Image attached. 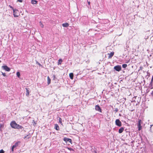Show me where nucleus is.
I'll list each match as a JSON object with an SVG mask.
<instances>
[{"instance_id": "1", "label": "nucleus", "mask_w": 153, "mask_h": 153, "mask_svg": "<svg viewBox=\"0 0 153 153\" xmlns=\"http://www.w3.org/2000/svg\"><path fill=\"white\" fill-rule=\"evenodd\" d=\"M10 125L11 127L13 128L19 129H22L23 128V127L22 126H20L17 124L15 121H12L10 123Z\"/></svg>"}, {"instance_id": "2", "label": "nucleus", "mask_w": 153, "mask_h": 153, "mask_svg": "<svg viewBox=\"0 0 153 153\" xmlns=\"http://www.w3.org/2000/svg\"><path fill=\"white\" fill-rule=\"evenodd\" d=\"M13 16L15 17H18L20 15L18 10L16 9H13Z\"/></svg>"}, {"instance_id": "3", "label": "nucleus", "mask_w": 153, "mask_h": 153, "mask_svg": "<svg viewBox=\"0 0 153 153\" xmlns=\"http://www.w3.org/2000/svg\"><path fill=\"white\" fill-rule=\"evenodd\" d=\"M142 123V122L141 120L139 119L138 121V123L137 124V126L138 128V130L140 131L142 129V127L141 124Z\"/></svg>"}, {"instance_id": "4", "label": "nucleus", "mask_w": 153, "mask_h": 153, "mask_svg": "<svg viewBox=\"0 0 153 153\" xmlns=\"http://www.w3.org/2000/svg\"><path fill=\"white\" fill-rule=\"evenodd\" d=\"M114 69L116 71H119L121 70V67L120 65H118L116 66H115L114 67Z\"/></svg>"}, {"instance_id": "5", "label": "nucleus", "mask_w": 153, "mask_h": 153, "mask_svg": "<svg viewBox=\"0 0 153 153\" xmlns=\"http://www.w3.org/2000/svg\"><path fill=\"white\" fill-rule=\"evenodd\" d=\"M2 69L7 71H10V69L7 65H4L2 66Z\"/></svg>"}, {"instance_id": "6", "label": "nucleus", "mask_w": 153, "mask_h": 153, "mask_svg": "<svg viewBox=\"0 0 153 153\" xmlns=\"http://www.w3.org/2000/svg\"><path fill=\"white\" fill-rule=\"evenodd\" d=\"M115 123L116 124L119 126H120L122 125V123L119 119H117L116 120Z\"/></svg>"}, {"instance_id": "7", "label": "nucleus", "mask_w": 153, "mask_h": 153, "mask_svg": "<svg viewBox=\"0 0 153 153\" xmlns=\"http://www.w3.org/2000/svg\"><path fill=\"white\" fill-rule=\"evenodd\" d=\"M95 109L100 112H102V110L100 107L98 105H96L95 106Z\"/></svg>"}, {"instance_id": "8", "label": "nucleus", "mask_w": 153, "mask_h": 153, "mask_svg": "<svg viewBox=\"0 0 153 153\" xmlns=\"http://www.w3.org/2000/svg\"><path fill=\"white\" fill-rule=\"evenodd\" d=\"M63 140L66 142H68L70 143H71L72 140L71 139L65 137L64 138Z\"/></svg>"}, {"instance_id": "9", "label": "nucleus", "mask_w": 153, "mask_h": 153, "mask_svg": "<svg viewBox=\"0 0 153 153\" xmlns=\"http://www.w3.org/2000/svg\"><path fill=\"white\" fill-rule=\"evenodd\" d=\"M114 54V52H112L110 53H108V55H109L108 56V59H110L113 56Z\"/></svg>"}, {"instance_id": "10", "label": "nucleus", "mask_w": 153, "mask_h": 153, "mask_svg": "<svg viewBox=\"0 0 153 153\" xmlns=\"http://www.w3.org/2000/svg\"><path fill=\"white\" fill-rule=\"evenodd\" d=\"M21 143V142L19 141H18L16 142L15 143V144L13 146V147H14V148H16L17 147L18 145H19V144L20 143Z\"/></svg>"}, {"instance_id": "11", "label": "nucleus", "mask_w": 153, "mask_h": 153, "mask_svg": "<svg viewBox=\"0 0 153 153\" xmlns=\"http://www.w3.org/2000/svg\"><path fill=\"white\" fill-rule=\"evenodd\" d=\"M124 127H121L119 129V133H121L124 131Z\"/></svg>"}, {"instance_id": "12", "label": "nucleus", "mask_w": 153, "mask_h": 153, "mask_svg": "<svg viewBox=\"0 0 153 153\" xmlns=\"http://www.w3.org/2000/svg\"><path fill=\"white\" fill-rule=\"evenodd\" d=\"M69 24L68 23H65L62 24V26L64 27H67L69 26Z\"/></svg>"}, {"instance_id": "13", "label": "nucleus", "mask_w": 153, "mask_h": 153, "mask_svg": "<svg viewBox=\"0 0 153 153\" xmlns=\"http://www.w3.org/2000/svg\"><path fill=\"white\" fill-rule=\"evenodd\" d=\"M31 137V135L30 134L27 135V136L25 137L24 139H26V140H28Z\"/></svg>"}, {"instance_id": "14", "label": "nucleus", "mask_w": 153, "mask_h": 153, "mask_svg": "<svg viewBox=\"0 0 153 153\" xmlns=\"http://www.w3.org/2000/svg\"><path fill=\"white\" fill-rule=\"evenodd\" d=\"M37 1L35 0H31V3L32 4H37Z\"/></svg>"}, {"instance_id": "15", "label": "nucleus", "mask_w": 153, "mask_h": 153, "mask_svg": "<svg viewBox=\"0 0 153 153\" xmlns=\"http://www.w3.org/2000/svg\"><path fill=\"white\" fill-rule=\"evenodd\" d=\"M26 95L28 97L29 96V91L28 90V88H26Z\"/></svg>"}, {"instance_id": "16", "label": "nucleus", "mask_w": 153, "mask_h": 153, "mask_svg": "<svg viewBox=\"0 0 153 153\" xmlns=\"http://www.w3.org/2000/svg\"><path fill=\"white\" fill-rule=\"evenodd\" d=\"M47 80H48V85H49L51 83V79L49 78V76H48L47 77Z\"/></svg>"}, {"instance_id": "17", "label": "nucleus", "mask_w": 153, "mask_h": 153, "mask_svg": "<svg viewBox=\"0 0 153 153\" xmlns=\"http://www.w3.org/2000/svg\"><path fill=\"white\" fill-rule=\"evenodd\" d=\"M69 76L70 79H73L74 78V74L73 73H71L69 74Z\"/></svg>"}, {"instance_id": "18", "label": "nucleus", "mask_w": 153, "mask_h": 153, "mask_svg": "<svg viewBox=\"0 0 153 153\" xmlns=\"http://www.w3.org/2000/svg\"><path fill=\"white\" fill-rule=\"evenodd\" d=\"M149 87L151 89L153 88V82H151L149 85Z\"/></svg>"}, {"instance_id": "19", "label": "nucleus", "mask_w": 153, "mask_h": 153, "mask_svg": "<svg viewBox=\"0 0 153 153\" xmlns=\"http://www.w3.org/2000/svg\"><path fill=\"white\" fill-rule=\"evenodd\" d=\"M55 128L57 130H59V127L58 125L57 124H55Z\"/></svg>"}, {"instance_id": "20", "label": "nucleus", "mask_w": 153, "mask_h": 153, "mask_svg": "<svg viewBox=\"0 0 153 153\" xmlns=\"http://www.w3.org/2000/svg\"><path fill=\"white\" fill-rule=\"evenodd\" d=\"M62 62V60L61 59H59L58 60V65H60L61 64V63Z\"/></svg>"}, {"instance_id": "21", "label": "nucleus", "mask_w": 153, "mask_h": 153, "mask_svg": "<svg viewBox=\"0 0 153 153\" xmlns=\"http://www.w3.org/2000/svg\"><path fill=\"white\" fill-rule=\"evenodd\" d=\"M40 24V27H42V28H43L44 27V25L42 23V22H39Z\"/></svg>"}, {"instance_id": "22", "label": "nucleus", "mask_w": 153, "mask_h": 153, "mask_svg": "<svg viewBox=\"0 0 153 153\" xmlns=\"http://www.w3.org/2000/svg\"><path fill=\"white\" fill-rule=\"evenodd\" d=\"M16 75L19 78L20 77V74L19 72H17L16 73Z\"/></svg>"}, {"instance_id": "23", "label": "nucleus", "mask_w": 153, "mask_h": 153, "mask_svg": "<svg viewBox=\"0 0 153 153\" xmlns=\"http://www.w3.org/2000/svg\"><path fill=\"white\" fill-rule=\"evenodd\" d=\"M59 122L60 124L62 125V119L61 118H59Z\"/></svg>"}, {"instance_id": "24", "label": "nucleus", "mask_w": 153, "mask_h": 153, "mask_svg": "<svg viewBox=\"0 0 153 153\" xmlns=\"http://www.w3.org/2000/svg\"><path fill=\"white\" fill-rule=\"evenodd\" d=\"M127 65L126 64H123L122 65V67L123 68H125L127 67Z\"/></svg>"}, {"instance_id": "25", "label": "nucleus", "mask_w": 153, "mask_h": 153, "mask_svg": "<svg viewBox=\"0 0 153 153\" xmlns=\"http://www.w3.org/2000/svg\"><path fill=\"white\" fill-rule=\"evenodd\" d=\"M4 127V125L3 124H0V128L1 129V128H2Z\"/></svg>"}, {"instance_id": "26", "label": "nucleus", "mask_w": 153, "mask_h": 153, "mask_svg": "<svg viewBox=\"0 0 153 153\" xmlns=\"http://www.w3.org/2000/svg\"><path fill=\"white\" fill-rule=\"evenodd\" d=\"M67 149L70 151H74V150L71 148L68 147Z\"/></svg>"}, {"instance_id": "27", "label": "nucleus", "mask_w": 153, "mask_h": 153, "mask_svg": "<svg viewBox=\"0 0 153 153\" xmlns=\"http://www.w3.org/2000/svg\"><path fill=\"white\" fill-rule=\"evenodd\" d=\"M0 153H4V152L3 149L0 150Z\"/></svg>"}, {"instance_id": "28", "label": "nucleus", "mask_w": 153, "mask_h": 153, "mask_svg": "<svg viewBox=\"0 0 153 153\" xmlns=\"http://www.w3.org/2000/svg\"><path fill=\"white\" fill-rule=\"evenodd\" d=\"M17 1L19 2H20L22 3L23 1L22 0H17Z\"/></svg>"}, {"instance_id": "29", "label": "nucleus", "mask_w": 153, "mask_h": 153, "mask_svg": "<svg viewBox=\"0 0 153 153\" xmlns=\"http://www.w3.org/2000/svg\"><path fill=\"white\" fill-rule=\"evenodd\" d=\"M15 148L14 147H13V146L11 148V150L12 152H13L14 151V148Z\"/></svg>"}, {"instance_id": "30", "label": "nucleus", "mask_w": 153, "mask_h": 153, "mask_svg": "<svg viewBox=\"0 0 153 153\" xmlns=\"http://www.w3.org/2000/svg\"><path fill=\"white\" fill-rule=\"evenodd\" d=\"M2 75H3L4 76H6V74H5V73H3L2 72Z\"/></svg>"}, {"instance_id": "31", "label": "nucleus", "mask_w": 153, "mask_h": 153, "mask_svg": "<svg viewBox=\"0 0 153 153\" xmlns=\"http://www.w3.org/2000/svg\"><path fill=\"white\" fill-rule=\"evenodd\" d=\"M9 7H10L12 9H13H13H14L13 8V7L11 6V5H10L9 6Z\"/></svg>"}, {"instance_id": "32", "label": "nucleus", "mask_w": 153, "mask_h": 153, "mask_svg": "<svg viewBox=\"0 0 153 153\" xmlns=\"http://www.w3.org/2000/svg\"><path fill=\"white\" fill-rule=\"evenodd\" d=\"M151 82H153V75L152 76V78Z\"/></svg>"}, {"instance_id": "33", "label": "nucleus", "mask_w": 153, "mask_h": 153, "mask_svg": "<svg viewBox=\"0 0 153 153\" xmlns=\"http://www.w3.org/2000/svg\"><path fill=\"white\" fill-rule=\"evenodd\" d=\"M115 111L116 112H117V111H118V109H117V108H116V109H115Z\"/></svg>"}, {"instance_id": "34", "label": "nucleus", "mask_w": 153, "mask_h": 153, "mask_svg": "<svg viewBox=\"0 0 153 153\" xmlns=\"http://www.w3.org/2000/svg\"><path fill=\"white\" fill-rule=\"evenodd\" d=\"M151 94L153 97V91L151 93Z\"/></svg>"}, {"instance_id": "35", "label": "nucleus", "mask_w": 153, "mask_h": 153, "mask_svg": "<svg viewBox=\"0 0 153 153\" xmlns=\"http://www.w3.org/2000/svg\"><path fill=\"white\" fill-rule=\"evenodd\" d=\"M88 4L90 5V1H88Z\"/></svg>"}, {"instance_id": "36", "label": "nucleus", "mask_w": 153, "mask_h": 153, "mask_svg": "<svg viewBox=\"0 0 153 153\" xmlns=\"http://www.w3.org/2000/svg\"><path fill=\"white\" fill-rule=\"evenodd\" d=\"M152 126H153V125H151V126H151L150 128H151V127H152Z\"/></svg>"}]
</instances>
